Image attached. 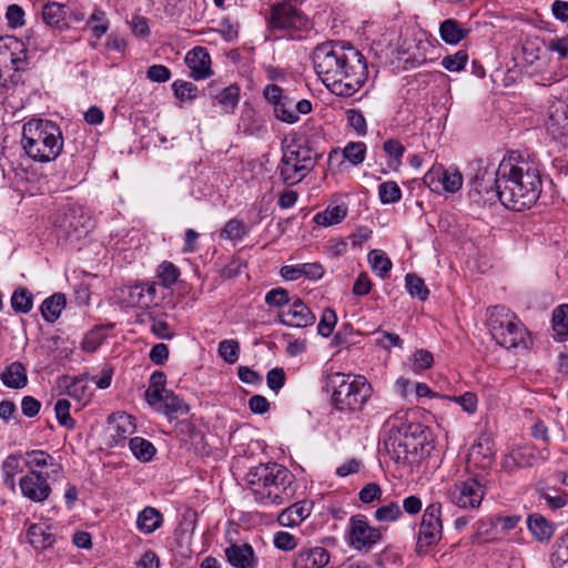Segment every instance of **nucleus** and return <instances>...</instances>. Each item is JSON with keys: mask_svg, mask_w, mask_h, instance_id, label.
Returning <instances> with one entry per match:
<instances>
[{"mask_svg": "<svg viewBox=\"0 0 568 568\" xmlns=\"http://www.w3.org/2000/svg\"><path fill=\"white\" fill-rule=\"evenodd\" d=\"M314 69L326 88L335 95L353 97L368 77L364 55L344 41H327L315 47L312 53Z\"/></svg>", "mask_w": 568, "mask_h": 568, "instance_id": "obj_1", "label": "nucleus"}, {"mask_svg": "<svg viewBox=\"0 0 568 568\" xmlns=\"http://www.w3.org/2000/svg\"><path fill=\"white\" fill-rule=\"evenodd\" d=\"M496 183L503 205L518 212L529 209L541 193L539 165L524 158L503 159L496 170Z\"/></svg>", "mask_w": 568, "mask_h": 568, "instance_id": "obj_2", "label": "nucleus"}, {"mask_svg": "<svg viewBox=\"0 0 568 568\" xmlns=\"http://www.w3.org/2000/svg\"><path fill=\"white\" fill-rule=\"evenodd\" d=\"M248 490L262 506H280L295 494L294 475L276 463L260 464L246 476Z\"/></svg>", "mask_w": 568, "mask_h": 568, "instance_id": "obj_3", "label": "nucleus"}, {"mask_svg": "<svg viewBox=\"0 0 568 568\" xmlns=\"http://www.w3.org/2000/svg\"><path fill=\"white\" fill-rule=\"evenodd\" d=\"M21 143L32 160L42 163L55 160L63 149L59 125L42 119H32L24 123Z\"/></svg>", "mask_w": 568, "mask_h": 568, "instance_id": "obj_4", "label": "nucleus"}, {"mask_svg": "<svg viewBox=\"0 0 568 568\" xmlns=\"http://www.w3.org/2000/svg\"><path fill=\"white\" fill-rule=\"evenodd\" d=\"M331 403L339 412H358L372 396L373 389L362 375L334 373L328 377Z\"/></svg>", "mask_w": 568, "mask_h": 568, "instance_id": "obj_5", "label": "nucleus"}, {"mask_svg": "<svg viewBox=\"0 0 568 568\" xmlns=\"http://www.w3.org/2000/svg\"><path fill=\"white\" fill-rule=\"evenodd\" d=\"M427 436L420 424L402 425L393 424L385 445L393 453L396 462L414 464L425 455Z\"/></svg>", "mask_w": 568, "mask_h": 568, "instance_id": "obj_6", "label": "nucleus"}, {"mask_svg": "<svg viewBox=\"0 0 568 568\" xmlns=\"http://www.w3.org/2000/svg\"><path fill=\"white\" fill-rule=\"evenodd\" d=\"M487 325L493 338L505 348L527 347L528 332L509 308L496 305L488 310Z\"/></svg>", "mask_w": 568, "mask_h": 568, "instance_id": "obj_7", "label": "nucleus"}, {"mask_svg": "<svg viewBox=\"0 0 568 568\" xmlns=\"http://www.w3.org/2000/svg\"><path fill=\"white\" fill-rule=\"evenodd\" d=\"M316 165V156L312 149L303 145H287L283 149L277 171L281 180L287 185L300 183Z\"/></svg>", "mask_w": 568, "mask_h": 568, "instance_id": "obj_8", "label": "nucleus"}, {"mask_svg": "<svg viewBox=\"0 0 568 568\" xmlns=\"http://www.w3.org/2000/svg\"><path fill=\"white\" fill-rule=\"evenodd\" d=\"M442 510V504L433 501L423 511L415 542V551L420 557L430 555L443 539Z\"/></svg>", "mask_w": 568, "mask_h": 568, "instance_id": "obj_9", "label": "nucleus"}, {"mask_svg": "<svg viewBox=\"0 0 568 568\" xmlns=\"http://www.w3.org/2000/svg\"><path fill=\"white\" fill-rule=\"evenodd\" d=\"M29 62L23 42L13 37H0V85H4L11 71H24Z\"/></svg>", "mask_w": 568, "mask_h": 568, "instance_id": "obj_10", "label": "nucleus"}, {"mask_svg": "<svg viewBox=\"0 0 568 568\" xmlns=\"http://www.w3.org/2000/svg\"><path fill=\"white\" fill-rule=\"evenodd\" d=\"M485 496V486L475 477L455 483L447 497L455 506L463 509L478 508Z\"/></svg>", "mask_w": 568, "mask_h": 568, "instance_id": "obj_11", "label": "nucleus"}, {"mask_svg": "<svg viewBox=\"0 0 568 568\" xmlns=\"http://www.w3.org/2000/svg\"><path fill=\"white\" fill-rule=\"evenodd\" d=\"M54 226L69 240H79L92 227V219L81 207H69L54 220Z\"/></svg>", "mask_w": 568, "mask_h": 568, "instance_id": "obj_12", "label": "nucleus"}, {"mask_svg": "<svg viewBox=\"0 0 568 568\" xmlns=\"http://www.w3.org/2000/svg\"><path fill=\"white\" fill-rule=\"evenodd\" d=\"M203 95L222 113L232 114L240 102V88L235 84L225 87L221 81L214 80L203 89Z\"/></svg>", "mask_w": 568, "mask_h": 568, "instance_id": "obj_13", "label": "nucleus"}, {"mask_svg": "<svg viewBox=\"0 0 568 568\" xmlns=\"http://www.w3.org/2000/svg\"><path fill=\"white\" fill-rule=\"evenodd\" d=\"M381 538V530L371 526L364 516H353L349 519L348 539L354 549H371Z\"/></svg>", "mask_w": 568, "mask_h": 568, "instance_id": "obj_14", "label": "nucleus"}, {"mask_svg": "<svg viewBox=\"0 0 568 568\" xmlns=\"http://www.w3.org/2000/svg\"><path fill=\"white\" fill-rule=\"evenodd\" d=\"M121 303L128 307L148 308L158 303L155 283H138L120 288Z\"/></svg>", "mask_w": 568, "mask_h": 568, "instance_id": "obj_15", "label": "nucleus"}, {"mask_svg": "<svg viewBox=\"0 0 568 568\" xmlns=\"http://www.w3.org/2000/svg\"><path fill=\"white\" fill-rule=\"evenodd\" d=\"M49 478L50 473L27 471L19 480L22 496L33 503L45 501L52 491Z\"/></svg>", "mask_w": 568, "mask_h": 568, "instance_id": "obj_16", "label": "nucleus"}, {"mask_svg": "<svg viewBox=\"0 0 568 568\" xmlns=\"http://www.w3.org/2000/svg\"><path fill=\"white\" fill-rule=\"evenodd\" d=\"M424 183L433 191L455 193L463 185V175L456 169L445 170L442 166H433L423 178Z\"/></svg>", "mask_w": 568, "mask_h": 568, "instance_id": "obj_17", "label": "nucleus"}, {"mask_svg": "<svg viewBox=\"0 0 568 568\" xmlns=\"http://www.w3.org/2000/svg\"><path fill=\"white\" fill-rule=\"evenodd\" d=\"M546 129L554 140L568 146V105L565 102L558 101L550 106Z\"/></svg>", "mask_w": 568, "mask_h": 568, "instance_id": "obj_18", "label": "nucleus"}, {"mask_svg": "<svg viewBox=\"0 0 568 568\" xmlns=\"http://www.w3.org/2000/svg\"><path fill=\"white\" fill-rule=\"evenodd\" d=\"M548 453L529 448V449H513L504 455L501 459V468L508 473L514 474L518 469L529 468L535 465L538 459L547 460Z\"/></svg>", "mask_w": 568, "mask_h": 568, "instance_id": "obj_19", "label": "nucleus"}, {"mask_svg": "<svg viewBox=\"0 0 568 568\" xmlns=\"http://www.w3.org/2000/svg\"><path fill=\"white\" fill-rule=\"evenodd\" d=\"M277 317L281 324L290 327H307L316 321V316L300 298H296L288 310L281 312Z\"/></svg>", "mask_w": 568, "mask_h": 568, "instance_id": "obj_20", "label": "nucleus"}, {"mask_svg": "<svg viewBox=\"0 0 568 568\" xmlns=\"http://www.w3.org/2000/svg\"><path fill=\"white\" fill-rule=\"evenodd\" d=\"M185 63L191 70V78L195 81L206 79L212 74L211 58L205 48L195 47L187 52Z\"/></svg>", "mask_w": 568, "mask_h": 568, "instance_id": "obj_21", "label": "nucleus"}, {"mask_svg": "<svg viewBox=\"0 0 568 568\" xmlns=\"http://www.w3.org/2000/svg\"><path fill=\"white\" fill-rule=\"evenodd\" d=\"M24 465L28 471H40L39 469L49 468L47 473L51 476H58L62 471V465L52 455L45 450L34 449L26 453Z\"/></svg>", "mask_w": 568, "mask_h": 568, "instance_id": "obj_22", "label": "nucleus"}, {"mask_svg": "<svg viewBox=\"0 0 568 568\" xmlns=\"http://www.w3.org/2000/svg\"><path fill=\"white\" fill-rule=\"evenodd\" d=\"M331 559L329 552L324 547L302 548L294 557V568H324Z\"/></svg>", "mask_w": 568, "mask_h": 568, "instance_id": "obj_23", "label": "nucleus"}, {"mask_svg": "<svg viewBox=\"0 0 568 568\" xmlns=\"http://www.w3.org/2000/svg\"><path fill=\"white\" fill-rule=\"evenodd\" d=\"M476 173L471 180V187L479 195H486V200L497 199L496 171L488 172V169L481 162L476 164Z\"/></svg>", "mask_w": 568, "mask_h": 568, "instance_id": "obj_24", "label": "nucleus"}, {"mask_svg": "<svg viewBox=\"0 0 568 568\" xmlns=\"http://www.w3.org/2000/svg\"><path fill=\"white\" fill-rule=\"evenodd\" d=\"M280 273L286 281H296L301 277L317 281L323 277L324 268L317 262L302 263L296 265H284L281 267Z\"/></svg>", "mask_w": 568, "mask_h": 568, "instance_id": "obj_25", "label": "nucleus"}, {"mask_svg": "<svg viewBox=\"0 0 568 568\" xmlns=\"http://www.w3.org/2000/svg\"><path fill=\"white\" fill-rule=\"evenodd\" d=\"M225 557L234 568H253L255 565V555L248 544H232L225 549Z\"/></svg>", "mask_w": 568, "mask_h": 568, "instance_id": "obj_26", "label": "nucleus"}, {"mask_svg": "<svg viewBox=\"0 0 568 568\" xmlns=\"http://www.w3.org/2000/svg\"><path fill=\"white\" fill-rule=\"evenodd\" d=\"M110 429L112 430V440L119 446L128 436L135 432L133 417L126 413H116L110 417Z\"/></svg>", "mask_w": 568, "mask_h": 568, "instance_id": "obj_27", "label": "nucleus"}, {"mask_svg": "<svg viewBox=\"0 0 568 568\" xmlns=\"http://www.w3.org/2000/svg\"><path fill=\"white\" fill-rule=\"evenodd\" d=\"M313 504L310 500L295 503L284 509L277 517V521L282 526H296L306 519L312 511Z\"/></svg>", "mask_w": 568, "mask_h": 568, "instance_id": "obj_28", "label": "nucleus"}, {"mask_svg": "<svg viewBox=\"0 0 568 568\" xmlns=\"http://www.w3.org/2000/svg\"><path fill=\"white\" fill-rule=\"evenodd\" d=\"M300 12L288 3L277 4L272 8L270 22L274 28L288 29L296 27Z\"/></svg>", "mask_w": 568, "mask_h": 568, "instance_id": "obj_29", "label": "nucleus"}, {"mask_svg": "<svg viewBox=\"0 0 568 568\" xmlns=\"http://www.w3.org/2000/svg\"><path fill=\"white\" fill-rule=\"evenodd\" d=\"M495 452L489 439L475 443L468 455L469 463L477 468L487 469L493 465Z\"/></svg>", "mask_w": 568, "mask_h": 568, "instance_id": "obj_30", "label": "nucleus"}, {"mask_svg": "<svg viewBox=\"0 0 568 568\" xmlns=\"http://www.w3.org/2000/svg\"><path fill=\"white\" fill-rule=\"evenodd\" d=\"M152 407L164 414L169 419H175L189 413V406L172 390L168 392L166 395L162 397L161 404Z\"/></svg>", "mask_w": 568, "mask_h": 568, "instance_id": "obj_31", "label": "nucleus"}, {"mask_svg": "<svg viewBox=\"0 0 568 568\" xmlns=\"http://www.w3.org/2000/svg\"><path fill=\"white\" fill-rule=\"evenodd\" d=\"M2 383L13 389H21L28 384L27 368L21 362H12L1 373Z\"/></svg>", "mask_w": 568, "mask_h": 568, "instance_id": "obj_32", "label": "nucleus"}, {"mask_svg": "<svg viewBox=\"0 0 568 568\" xmlns=\"http://www.w3.org/2000/svg\"><path fill=\"white\" fill-rule=\"evenodd\" d=\"M28 538L36 549H47L55 541L52 528L47 524H33L28 529Z\"/></svg>", "mask_w": 568, "mask_h": 568, "instance_id": "obj_33", "label": "nucleus"}, {"mask_svg": "<svg viewBox=\"0 0 568 568\" xmlns=\"http://www.w3.org/2000/svg\"><path fill=\"white\" fill-rule=\"evenodd\" d=\"M165 384L166 376L163 372L155 371L151 374L149 386L144 394L145 399L151 407L161 404L162 397L170 392L165 388Z\"/></svg>", "mask_w": 568, "mask_h": 568, "instance_id": "obj_34", "label": "nucleus"}, {"mask_svg": "<svg viewBox=\"0 0 568 568\" xmlns=\"http://www.w3.org/2000/svg\"><path fill=\"white\" fill-rule=\"evenodd\" d=\"M542 49L536 42H526L521 49V62L527 72H539L545 67V61L541 57Z\"/></svg>", "mask_w": 568, "mask_h": 568, "instance_id": "obj_35", "label": "nucleus"}, {"mask_svg": "<svg viewBox=\"0 0 568 568\" xmlns=\"http://www.w3.org/2000/svg\"><path fill=\"white\" fill-rule=\"evenodd\" d=\"M163 516L154 507H145L136 518V527L143 534H152L162 526Z\"/></svg>", "mask_w": 568, "mask_h": 568, "instance_id": "obj_36", "label": "nucleus"}, {"mask_svg": "<svg viewBox=\"0 0 568 568\" xmlns=\"http://www.w3.org/2000/svg\"><path fill=\"white\" fill-rule=\"evenodd\" d=\"M469 30L455 19H446L439 26V36L448 44H457L467 37Z\"/></svg>", "mask_w": 568, "mask_h": 568, "instance_id": "obj_37", "label": "nucleus"}, {"mask_svg": "<svg viewBox=\"0 0 568 568\" xmlns=\"http://www.w3.org/2000/svg\"><path fill=\"white\" fill-rule=\"evenodd\" d=\"M67 7L58 2H48L42 7L43 21L51 28L62 29L67 26Z\"/></svg>", "mask_w": 568, "mask_h": 568, "instance_id": "obj_38", "label": "nucleus"}, {"mask_svg": "<svg viewBox=\"0 0 568 568\" xmlns=\"http://www.w3.org/2000/svg\"><path fill=\"white\" fill-rule=\"evenodd\" d=\"M65 303V296L62 293H55L45 298L40 306L43 318L49 323L55 322L64 308Z\"/></svg>", "mask_w": 568, "mask_h": 568, "instance_id": "obj_39", "label": "nucleus"}, {"mask_svg": "<svg viewBox=\"0 0 568 568\" xmlns=\"http://www.w3.org/2000/svg\"><path fill=\"white\" fill-rule=\"evenodd\" d=\"M346 215L347 207L345 205H329L326 210L316 213L313 217V221L317 225L331 226L342 222Z\"/></svg>", "mask_w": 568, "mask_h": 568, "instance_id": "obj_40", "label": "nucleus"}, {"mask_svg": "<svg viewBox=\"0 0 568 568\" xmlns=\"http://www.w3.org/2000/svg\"><path fill=\"white\" fill-rule=\"evenodd\" d=\"M527 525L530 532L539 541L548 540L554 534V526L544 516L532 514L527 519Z\"/></svg>", "mask_w": 568, "mask_h": 568, "instance_id": "obj_41", "label": "nucleus"}, {"mask_svg": "<svg viewBox=\"0 0 568 568\" xmlns=\"http://www.w3.org/2000/svg\"><path fill=\"white\" fill-rule=\"evenodd\" d=\"M10 304L16 313L28 314L33 307V294L27 287L19 286L13 291Z\"/></svg>", "mask_w": 568, "mask_h": 568, "instance_id": "obj_42", "label": "nucleus"}, {"mask_svg": "<svg viewBox=\"0 0 568 568\" xmlns=\"http://www.w3.org/2000/svg\"><path fill=\"white\" fill-rule=\"evenodd\" d=\"M129 447L132 454L143 463L150 462L156 449L151 442L142 437H133L129 440Z\"/></svg>", "mask_w": 568, "mask_h": 568, "instance_id": "obj_43", "label": "nucleus"}, {"mask_svg": "<svg viewBox=\"0 0 568 568\" xmlns=\"http://www.w3.org/2000/svg\"><path fill=\"white\" fill-rule=\"evenodd\" d=\"M248 227L239 219H231L220 232V236L233 242L242 241L248 234Z\"/></svg>", "mask_w": 568, "mask_h": 568, "instance_id": "obj_44", "label": "nucleus"}, {"mask_svg": "<svg viewBox=\"0 0 568 568\" xmlns=\"http://www.w3.org/2000/svg\"><path fill=\"white\" fill-rule=\"evenodd\" d=\"M383 150L389 158L388 166L392 170L397 171L402 165L405 146L398 140L388 139L384 142Z\"/></svg>", "mask_w": 568, "mask_h": 568, "instance_id": "obj_45", "label": "nucleus"}, {"mask_svg": "<svg viewBox=\"0 0 568 568\" xmlns=\"http://www.w3.org/2000/svg\"><path fill=\"white\" fill-rule=\"evenodd\" d=\"M378 196L383 204L397 203L402 199V190L395 181H386L379 184Z\"/></svg>", "mask_w": 568, "mask_h": 568, "instance_id": "obj_46", "label": "nucleus"}, {"mask_svg": "<svg viewBox=\"0 0 568 568\" xmlns=\"http://www.w3.org/2000/svg\"><path fill=\"white\" fill-rule=\"evenodd\" d=\"M20 469V460L16 455H9L2 463L3 483L11 490L16 488V475Z\"/></svg>", "mask_w": 568, "mask_h": 568, "instance_id": "obj_47", "label": "nucleus"}, {"mask_svg": "<svg viewBox=\"0 0 568 568\" xmlns=\"http://www.w3.org/2000/svg\"><path fill=\"white\" fill-rule=\"evenodd\" d=\"M405 286L407 292L413 296L417 297L420 301H425L428 298L429 290L425 285L423 278L417 276L416 274L408 273L405 277Z\"/></svg>", "mask_w": 568, "mask_h": 568, "instance_id": "obj_48", "label": "nucleus"}, {"mask_svg": "<svg viewBox=\"0 0 568 568\" xmlns=\"http://www.w3.org/2000/svg\"><path fill=\"white\" fill-rule=\"evenodd\" d=\"M368 261L379 277H385L392 268V261L382 251L373 250L368 254Z\"/></svg>", "mask_w": 568, "mask_h": 568, "instance_id": "obj_49", "label": "nucleus"}, {"mask_svg": "<svg viewBox=\"0 0 568 568\" xmlns=\"http://www.w3.org/2000/svg\"><path fill=\"white\" fill-rule=\"evenodd\" d=\"M552 328L562 338L568 337V304L555 308L552 314Z\"/></svg>", "mask_w": 568, "mask_h": 568, "instance_id": "obj_50", "label": "nucleus"}, {"mask_svg": "<svg viewBox=\"0 0 568 568\" xmlns=\"http://www.w3.org/2000/svg\"><path fill=\"white\" fill-rule=\"evenodd\" d=\"M274 113L278 120L286 123H295L298 121V115L295 112V101L287 97L276 104Z\"/></svg>", "mask_w": 568, "mask_h": 568, "instance_id": "obj_51", "label": "nucleus"}, {"mask_svg": "<svg viewBox=\"0 0 568 568\" xmlns=\"http://www.w3.org/2000/svg\"><path fill=\"white\" fill-rule=\"evenodd\" d=\"M156 273L164 287H171L174 285L180 276L179 267L168 261L162 262L158 266Z\"/></svg>", "mask_w": 568, "mask_h": 568, "instance_id": "obj_52", "label": "nucleus"}, {"mask_svg": "<svg viewBox=\"0 0 568 568\" xmlns=\"http://www.w3.org/2000/svg\"><path fill=\"white\" fill-rule=\"evenodd\" d=\"M402 515L399 505L396 501H390L378 507L374 513V518L379 523H390L400 518Z\"/></svg>", "mask_w": 568, "mask_h": 568, "instance_id": "obj_53", "label": "nucleus"}, {"mask_svg": "<svg viewBox=\"0 0 568 568\" xmlns=\"http://www.w3.org/2000/svg\"><path fill=\"white\" fill-rule=\"evenodd\" d=\"M219 355L229 364H234L239 359L240 344L235 339L221 341L217 348Z\"/></svg>", "mask_w": 568, "mask_h": 568, "instance_id": "obj_54", "label": "nucleus"}, {"mask_svg": "<svg viewBox=\"0 0 568 568\" xmlns=\"http://www.w3.org/2000/svg\"><path fill=\"white\" fill-rule=\"evenodd\" d=\"M174 95L181 101H193L197 97V88L187 81L176 80L172 83Z\"/></svg>", "mask_w": 568, "mask_h": 568, "instance_id": "obj_55", "label": "nucleus"}, {"mask_svg": "<svg viewBox=\"0 0 568 568\" xmlns=\"http://www.w3.org/2000/svg\"><path fill=\"white\" fill-rule=\"evenodd\" d=\"M366 145L364 142H349L343 150V155L352 164L358 165L365 160Z\"/></svg>", "mask_w": 568, "mask_h": 568, "instance_id": "obj_56", "label": "nucleus"}, {"mask_svg": "<svg viewBox=\"0 0 568 568\" xmlns=\"http://www.w3.org/2000/svg\"><path fill=\"white\" fill-rule=\"evenodd\" d=\"M88 23L93 24L92 33L98 39H100L109 29V21L106 19L105 12L98 8L94 9L90 16Z\"/></svg>", "mask_w": 568, "mask_h": 568, "instance_id": "obj_57", "label": "nucleus"}, {"mask_svg": "<svg viewBox=\"0 0 568 568\" xmlns=\"http://www.w3.org/2000/svg\"><path fill=\"white\" fill-rule=\"evenodd\" d=\"M337 323V315L335 311L331 307H327L323 311L320 323L317 325V332L323 337H328L334 331V327Z\"/></svg>", "mask_w": 568, "mask_h": 568, "instance_id": "obj_58", "label": "nucleus"}, {"mask_svg": "<svg viewBox=\"0 0 568 568\" xmlns=\"http://www.w3.org/2000/svg\"><path fill=\"white\" fill-rule=\"evenodd\" d=\"M70 403L67 399H59L54 405L55 417L59 424L65 428H73L74 420L70 416Z\"/></svg>", "mask_w": 568, "mask_h": 568, "instance_id": "obj_59", "label": "nucleus"}, {"mask_svg": "<svg viewBox=\"0 0 568 568\" xmlns=\"http://www.w3.org/2000/svg\"><path fill=\"white\" fill-rule=\"evenodd\" d=\"M443 398L459 404L462 408L468 414H474L477 409L478 398L477 395L473 392H466L460 396H444Z\"/></svg>", "mask_w": 568, "mask_h": 568, "instance_id": "obj_60", "label": "nucleus"}, {"mask_svg": "<svg viewBox=\"0 0 568 568\" xmlns=\"http://www.w3.org/2000/svg\"><path fill=\"white\" fill-rule=\"evenodd\" d=\"M467 60L468 55L466 51L459 50L455 54L445 57L442 60V65L450 72H457L464 69Z\"/></svg>", "mask_w": 568, "mask_h": 568, "instance_id": "obj_61", "label": "nucleus"}, {"mask_svg": "<svg viewBox=\"0 0 568 568\" xmlns=\"http://www.w3.org/2000/svg\"><path fill=\"white\" fill-rule=\"evenodd\" d=\"M348 125L356 131L358 135H365L367 132L366 120L358 110L351 109L346 111Z\"/></svg>", "mask_w": 568, "mask_h": 568, "instance_id": "obj_62", "label": "nucleus"}, {"mask_svg": "<svg viewBox=\"0 0 568 568\" xmlns=\"http://www.w3.org/2000/svg\"><path fill=\"white\" fill-rule=\"evenodd\" d=\"M288 292L282 287L273 288L265 295V303L268 306L281 307L285 304H288Z\"/></svg>", "mask_w": 568, "mask_h": 568, "instance_id": "obj_63", "label": "nucleus"}, {"mask_svg": "<svg viewBox=\"0 0 568 568\" xmlns=\"http://www.w3.org/2000/svg\"><path fill=\"white\" fill-rule=\"evenodd\" d=\"M273 542L277 549L284 551L293 550L297 546L296 537L287 531H277L274 535Z\"/></svg>", "mask_w": 568, "mask_h": 568, "instance_id": "obj_64", "label": "nucleus"}]
</instances>
